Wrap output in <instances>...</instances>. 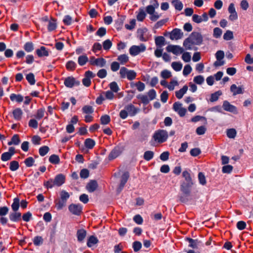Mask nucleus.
Here are the masks:
<instances>
[{"label":"nucleus","instance_id":"c9c22d12","mask_svg":"<svg viewBox=\"0 0 253 253\" xmlns=\"http://www.w3.org/2000/svg\"><path fill=\"white\" fill-rule=\"evenodd\" d=\"M171 67L175 71H180L182 68V64L179 62H173Z\"/></svg>","mask_w":253,"mask_h":253},{"label":"nucleus","instance_id":"680f3d73","mask_svg":"<svg viewBox=\"0 0 253 253\" xmlns=\"http://www.w3.org/2000/svg\"><path fill=\"white\" fill-rule=\"evenodd\" d=\"M128 70L125 67H123L120 69V75L122 78H125L127 74Z\"/></svg>","mask_w":253,"mask_h":253},{"label":"nucleus","instance_id":"3c124183","mask_svg":"<svg viewBox=\"0 0 253 253\" xmlns=\"http://www.w3.org/2000/svg\"><path fill=\"white\" fill-rule=\"evenodd\" d=\"M146 32V29H142L138 32L140 33L139 38L141 41H146L148 40V38L144 36V33Z\"/></svg>","mask_w":253,"mask_h":253},{"label":"nucleus","instance_id":"de8ad7c7","mask_svg":"<svg viewBox=\"0 0 253 253\" xmlns=\"http://www.w3.org/2000/svg\"><path fill=\"white\" fill-rule=\"evenodd\" d=\"M19 167L18 162L16 161H13L10 162L9 168L12 171H15L17 170Z\"/></svg>","mask_w":253,"mask_h":253},{"label":"nucleus","instance_id":"6ab92c4d","mask_svg":"<svg viewBox=\"0 0 253 253\" xmlns=\"http://www.w3.org/2000/svg\"><path fill=\"white\" fill-rule=\"evenodd\" d=\"M230 90L233 95L243 93V88L242 86H237L235 84H232L230 87Z\"/></svg>","mask_w":253,"mask_h":253},{"label":"nucleus","instance_id":"b1692460","mask_svg":"<svg viewBox=\"0 0 253 253\" xmlns=\"http://www.w3.org/2000/svg\"><path fill=\"white\" fill-rule=\"evenodd\" d=\"M187 90L188 86L186 85L183 86L181 89L175 92L176 97L179 99L182 98L183 95L186 93Z\"/></svg>","mask_w":253,"mask_h":253},{"label":"nucleus","instance_id":"0e129e2a","mask_svg":"<svg viewBox=\"0 0 253 253\" xmlns=\"http://www.w3.org/2000/svg\"><path fill=\"white\" fill-rule=\"evenodd\" d=\"M178 85V83L177 81L172 80L169 83V84L167 85V87L169 90H173L174 89V87L175 86H177Z\"/></svg>","mask_w":253,"mask_h":253},{"label":"nucleus","instance_id":"ddd939ff","mask_svg":"<svg viewBox=\"0 0 253 253\" xmlns=\"http://www.w3.org/2000/svg\"><path fill=\"white\" fill-rule=\"evenodd\" d=\"M223 108L225 111L232 112L233 113H237V108L235 106L231 105L227 101H224L223 103Z\"/></svg>","mask_w":253,"mask_h":253},{"label":"nucleus","instance_id":"9b49d317","mask_svg":"<svg viewBox=\"0 0 253 253\" xmlns=\"http://www.w3.org/2000/svg\"><path fill=\"white\" fill-rule=\"evenodd\" d=\"M183 33L179 29H173L170 34V39L172 40H177L183 37Z\"/></svg>","mask_w":253,"mask_h":253},{"label":"nucleus","instance_id":"a18cd8bd","mask_svg":"<svg viewBox=\"0 0 253 253\" xmlns=\"http://www.w3.org/2000/svg\"><path fill=\"white\" fill-rule=\"evenodd\" d=\"M103 94H104L106 99L112 100L115 97L114 94L111 90L103 91Z\"/></svg>","mask_w":253,"mask_h":253},{"label":"nucleus","instance_id":"7ed1b4c3","mask_svg":"<svg viewBox=\"0 0 253 253\" xmlns=\"http://www.w3.org/2000/svg\"><path fill=\"white\" fill-rule=\"evenodd\" d=\"M65 176L63 174H59L56 175L54 179H50L45 182L44 185L47 188H51L55 186H60L65 182Z\"/></svg>","mask_w":253,"mask_h":253},{"label":"nucleus","instance_id":"5fc2aeb1","mask_svg":"<svg viewBox=\"0 0 253 253\" xmlns=\"http://www.w3.org/2000/svg\"><path fill=\"white\" fill-rule=\"evenodd\" d=\"M60 198L61 199L66 202L67 199L70 197V194L66 191L62 190L60 192Z\"/></svg>","mask_w":253,"mask_h":253},{"label":"nucleus","instance_id":"20e7f679","mask_svg":"<svg viewBox=\"0 0 253 253\" xmlns=\"http://www.w3.org/2000/svg\"><path fill=\"white\" fill-rule=\"evenodd\" d=\"M168 137V132L165 130H159L156 131L153 135L154 140L160 143L165 142Z\"/></svg>","mask_w":253,"mask_h":253},{"label":"nucleus","instance_id":"4be33fe9","mask_svg":"<svg viewBox=\"0 0 253 253\" xmlns=\"http://www.w3.org/2000/svg\"><path fill=\"white\" fill-rule=\"evenodd\" d=\"M121 154V151L120 148L118 147H115L112 151L110 152L108 158L110 160H113L117 158L119 155Z\"/></svg>","mask_w":253,"mask_h":253},{"label":"nucleus","instance_id":"69168bd1","mask_svg":"<svg viewBox=\"0 0 253 253\" xmlns=\"http://www.w3.org/2000/svg\"><path fill=\"white\" fill-rule=\"evenodd\" d=\"M112 43L110 40H106L103 42V47L105 50H109L112 46Z\"/></svg>","mask_w":253,"mask_h":253},{"label":"nucleus","instance_id":"473e14b6","mask_svg":"<svg viewBox=\"0 0 253 253\" xmlns=\"http://www.w3.org/2000/svg\"><path fill=\"white\" fill-rule=\"evenodd\" d=\"M155 42L157 46L161 47L165 44V38L162 36L157 37L155 38Z\"/></svg>","mask_w":253,"mask_h":253},{"label":"nucleus","instance_id":"f8f14e48","mask_svg":"<svg viewBox=\"0 0 253 253\" xmlns=\"http://www.w3.org/2000/svg\"><path fill=\"white\" fill-rule=\"evenodd\" d=\"M228 10L229 12L230 13V15L229 16V19L231 21H234L237 19L238 15L236 11L234 4L233 3L229 4Z\"/></svg>","mask_w":253,"mask_h":253},{"label":"nucleus","instance_id":"6e6d98bb","mask_svg":"<svg viewBox=\"0 0 253 253\" xmlns=\"http://www.w3.org/2000/svg\"><path fill=\"white\" fill-rule=\"evenodd\" d=\"M55 204L57 209L58 210H61L66 205V202L60 199L59 200H56Z\"/></svg>","mask_w":253,"mask_h":253},{"label":"nucleus","instance_id":"5701e85b","mask_svg":"<svg viewBox=\"0 0 253 253\" xmlns=\"http://www.w3.org/2000/svg\"><path fill=\"white\" fill-rule=\"evenodd\" d=\"M9 217L11 221L16 222L21 219V214L17 211H13L9 214Z\"/></svg>","mask_w":253,"mask_h":253},{"label":"nucleus","instance_id":"49530a36","mask_svg":"<svg viewBox=\"0 0 253 253\" xmlns=\"http://www.w3.org/2000/svg\"><path fill=\"white\" fill-rule=\"evenodd\" d=\"M49 148L47 146H44L39 149V153L41 156H45L49 151Z\"/></svg>","mask_w":253,"mask_h":253},{"label":"nucleus","instance_id":"393cba45","mask_svg":"<svg viewBox=\"0 0 253 253\" xmlns=\"http://www.w3.org/2000/svg\"><path fill=\"white\" fill-rule=\"evenodd\" d=\"M98 242V239L94 236H90L87 239V246L91 248Z\"/></svg>","mask_w":253,"mask_h":253},{"label":"nucleus","instance_id":"423d86ee","mask_svg":"<svg viewBox=\"0 0 253 253\" xmlns=\"http://www.w3.org/2000/svg\"><path fill=\"white\" fill-rule=\"evenodd\" d=\"M89 62L90 65L96 66L99 67H104L106 63V60L103 58H95L94 56L90 57Z\"/></svg>","mask_w":253,"mask_h":253},{"label":"nucleus","instance_id":"aec40b11","mask_svg":"<svg viewBox=\"0 0 253 253\" xmlns=\"http://www.w3.org/2000/svg\"><path fill=\"white\" fill-rule=\"evenodd\" d=\"M86 236V232L84 229H79L77 232L78 241L82 242Z\"/></svg>","mask_w":253,"mask_h":253},{"label":"nucleus","instance_id":"79ce46f5","mask_svg":"<svg viewBox=\"0 0 253 253\" xmlns=\"http://www.w3.org/2000/svg\"><path fill=\"white\" fill-rule=\"evenodd\" d=\"M222 94V92L220 91H217L211 95L210 101L211 102H214L218 100L219 96Z\"/></svg>","mask_w":253,"mask_h":253},{"label":"nucleus","instance_id":"412c9836","mask_svg":"<svg viewBox=\"0 0 253 253\" xmlns=\"http://www.w3.org/2000/svg\"><path fill=\"white\" fill-rule=\"evenodd\" d=\"M37 54L39 57H43L48 56V51L44 46H41L40 48L37 49L36 51Z\"/></svg>","mask_w":253,"mask_h":253},{"label":"nucleus","instance_id":"13d9d810","mask_svg":"<svg viewBox=\"0 0 253 253\" xmlns=\"http://www.w3.org/2000/svg\"><path fill=\"white\" fill-rule=\"evenodd\" d=\"M198 179L200 184L204 185L206 184V180L205 175L202 172H199L198 174Z\"/></svg>","mask_w":253,"mask_h":253},{"label":"nucleus","instance_id":"f03ea898","mask_svg":"<svg viewBox=\"0 0 253 253\" xmlns=\"http://www.w3.org/2000/svg\"><path fill=\"white\" fill-rule=\"evenodd\" d=\"M203 41V37L201 34L193 32L183 42V46L186 49H191L194 45H199Z\"/></svg>","mask_w":253,"mask_h":253},{"label":"nucleus","instance_id":"338daca9","mask_svg":"<svg viewBox=\"0 0 253 253\" xmlns=\"http://www.w3.org/2000/svg\"><path fill=\"white\" fill-rule=\"evenodd\" d=\"M136 73L134 71L129 70L126 77L129 80H132L136 78Z\"/></svg>","mask_w":253,"mask_h":253},{"label":"nucleus","instance_id":"f3484780","mask_svg":"<svg viewBox=\"0 0 253 253\" xmlns=\"http://www.w3.org/2000/svg\"><path fill=\"white\" fill-rule=\"evenodd\" d=\"M129 175L128 172H125L121 176V183L119 186V191H121L123 187H124L125 184L126 183Z\"/></svg>","mask_w":253,"mask_h":253},{"label":"nucleus","instance_id":"72a5a7b5","mask_svg":"<svg viewBox=\"0 0 253 253\" xmlns=\"http://www.w3.org/2000/svg\"><path fill=\"white\" fill-rule=\"evenodd\" d=\"M172 4L176 10L180 11L183 8V4L179 0H172Z\"/></svg>","mask_w":253,"mask_h":253},{"label":"nucleus","instance_id":"bb28decb","mask_svg":"<svg viewBox=\"0 0 253 253\" xmlns=\"http://www.w3.org/2000/svg\"><path fill=\"white\" fill-rule=\"evenodd\" d=\"M10 99L12 101L21 103L23 101V97L20 94L12 93L10 95Z\"/></svg>","mask_w":253,"mask_h":253},{"label":"nucleus","instance_id":"7c9ffc66","mask_svg":"<svg viewBox=\"0 0 253 253\" xmlns=\"http://www.w3.org/2000/svg\"><path fill=\"white\" fill-rule=\"evenodd\" d=\"M95 144V141L93 139L90 138H87L84 141L85 146L89 149H92L94 146Z\"/></svg>","mask_w":253,"mask_h":253},{"label":"nucleus","instance_id":"bf43d9fd","mask_svg":"<svg viewBox=\"0 0 253 253\" xmlns=\"http://www.w3.org/2000/svg\"><path fill=\"white\" fill-rule=\"evenodd\" d=\"M132 247L134 252L139 251L142 247L141 243L139 241H135L133 242Z\"/></svg>","mask_w":253,"mask_h":253},{"label":"nucleus","instance_id":"2eb2a0df","mask_svg":"<svg viewBox=\"0 0 253 253\" xmlns=\"http://www.w3.org/2000/svg\"><path fill=\"white\" fill-rule=\"evenodd\" d=\"M186 240L189 243V247L193 249H198L199 247L201 244V242L198 240H194L193 239L188 238L186 239Z\"/></svg>","mask_w":253,"mask_h":253},{"label":"nucleus","instance_id":"4468645a","mask_svg":"<svg viewBox=\"0 0 253 253\" xmlns=\"http://www.w3.org/2000/svg\"><path fill=\"white\" fill-rule=\"evenodd\" d=\"M152 4L148 5L146 8V12L150 15L155 12V10L159 6V3L154 0L152 2Z\"/></svg>","mask_w":253,"mask_h":253},{"label":"nucleus","instance_id":"09e8293b","mask_svg":"<svg viewBox=\"0 0 253 253\" xmlns=\"http://www.w3.org/2000/svg\"><path fill=\"white\" fill-rule=\"evenodd\" d=\"M193 81L197 84H201L204 82V78L201 75H199L195 77Z\"/></svg>","mask_w":253,"mask_h":253},{"label":"nucleus","instance_id":"c03bdc74","mask_svg":"<svg viewBox=\"0 0 253 253\" xmlns=\"http://www.w3.org/2000/svg\"><path fill=\"white\" fill-rule=\"evenodd\" d=\"M154 157V153L151 151H147L144 154V159L146 161H150Z\"/></svg>","mask_w":253,"mask_h":253},{"label":"nucleus","instance_id":"603ef678","mask_svg":"<svg viewBox=\"0 0 253 253\" xmlns=\"http://www.w3.org/2000/svg\"><path fill=\"white\" fill-rule=\"evenodd\" d=\"M192 67L189 64L186 65L183 70V74L184 76L188 75L192 71Z\"/></svg>","mask_w":253,"mask_h":253},{"label":"nucleus","instance_id":"58836bf2","mask_svg":"<svg viewBox=\"0 0 253 253\" xmlns=\"http://www.w3.org/2000/svg\"><path fill=\"white\" fill-rule=\"evenodd\" d=\"M83 112L86 114H90L93 112V109L92 106L85 105L82 108Z\"/></svg>","mask_w":253,"mask_h":253},{"label":"nucleus","instance_id":"e2e57ef3","mask_svg":"<svg viewBox=\"0 0 253 253\" xmlns=\"http://www.w3.org/2000/svg\"><path fill=\"white\" fill-rule=\"evenodd\" d=\"M109 86L111 90L114 92H117L119 90V87L115 82L111 83Z\"/></svg>","mask_w":253,"mask_h":253},{"label":"nucleus","instance_id":"cd10ccee","mask_svg":"<svg viewBox=\"0 0 253 253\" xmlns=\"http://www.w3.org/2000/svg\"><path fill=\"white\" fill-rule=\"evenodd\" d=\"M88 61V58L85 54L82 55L78 57V62L81 66L84 65Z\"/></svg>","mask_w":253,"mask_h":253},{"label":"nucleus","instance_id":"a211bd4d","mask_svg":"<svg viewBox=\"0 0 253 253\" xmlns=\"http://www.w3.org/2000/svg\"><path fill=\"white\" fill-rule=\"evenodd\" d=\"M125 108L130 116H134L138 112V109L131 104L126 106Z\"/></svg>","mask_w":253,"mask_h":253},{"label":"nucleus","instance_id":"8fccbe9b","mask_svg":"<svg viewBox=\"0 0 253 253\" xmlns=\"http://www.w3.org/2000/svg\"><path fill=\"white\" fill-rule=\"evenodd\" d=\"M43 240L41 236H36L34 238L33 242L36 246H40L42 244Z\"/></svg>","mask_w":253,"mask_h":253},{"label":"nucleus","instance_id":"a878e982","mask_svg":"<svg viewBox=\"0 0 253 253\" xmlns=\"http://www.w3.org/2000/svg\"><path fill=\"white\" fill-rule=\"evenodd\" d=\"M22 114V111L20 108H16L12 111L13 118L17 121H19L21 119Z\"/></svg>","mask_w":253,"mask_h":253},{"label":"nucleus","instance_id":"2f4dec72","mask_svg":"<svg viewBox=\"0 0 253 253\" xmlns=\"http://www.w3.org/2000/svg\"><path fill=\"white\" fill-rule=\"evenodd\" d=\"M129 58L126 54H122L118 57L117 60L121 64L124 65L128 61Z\"/></svg>","mask_w":253,"mask_h":253},{"label":"nucleus","instance_id":"e433bc0d","mask_svg":"<svg viewBox=\"0 0 253 253\" xmlns=\"http://www.w3.org/2000/svg\"><path fill=\"white\" fill-rule=\"evenodd\" d=\"M11 208L13 211H17L19 208V199L15 198L13 200V202L11 205Z\"/></svg>","mask_w":253,"mask_h":253},{"label":"nucleus","instance_id":"864d4df0","mask_svg":"<svg viewBox=\"0 0 253 253\" xmlns=\"http://www.w3.org/2000/svg\"><path fill=\"white\" fill-rule=\"evenodd\" d=\"M100 122L102 125H107L110 122V118L107 115L102 116L100 118Z\"/></svg>","mask_w":253,"mask_h":253},{"label":"nucleus","instance_id":"9d476101","mask_svg":"<svg viewBox=\"0 0 253 253\" xmlns=\"http://www.w3.org/2000/svg\"><path fill=\"white\" fill-rule=\"evenodd\" d=\"M69 211L73 214L79 215L82 211V207L79 204H72L69 206Z\"/></svg>","mask_w":253,"mask_h":253},{"label":"nucleus","instance_id":"c85d7f7f","mask_svg":"<svg viewBox=\"0 0 253 253\" xmlns=\"http://www.w3.org/2000/svg\"><path fill=\"white\" fill-rule=\"evenodd\" d=\"M47 29L48 31L55 30L57 27V23L55 20L51 19L48 21Z\"/></svg>","mask_w":253,"mask_h":253},{"label":"nucleus","instance_id":"39448f33","mask_svg":"<svg viewBox=\"0 0 253 253\" xmlns=\"http://www.w3.org/2000/svg\"><path fill=\"white\" fill-rule=\"evenodd\" d=\"M146 49V46L141 43L139 45H133L129 49V53L132 56H135L141 52H144Z\"/></svg>","mask_w":253,"mask_h":253},{"label":"nucleus","instance_id":"c756f323","mask_svg":"<svg viewBox=\"0 0 253 253\" xmlns=\"http://www.w3.org/2000/svg\"><path fill=\"white\" fill-rule=\"evenodd\" d=\"M20 142V140L19 137V135L18 134H14L12 138L10 141L8 142V145H18Z\"/></svg>","mask_w":253,"mask_h":253},{"label":"nucleus","instance_id":"ea45409f","mask_svg":"<svg viewBox=\"0 0 253 253\" xmlns=\"http://www.w3.org/2000/svg\"><path fill=\"white\" fill-rule=\"evenodd\" d=\"M234 38L233 33L230 30H227L223 35V39L226 41H229Z\"/></svg>","mask_w":253,"mask_h":253},{"label":"nucleus","instance_id":"4c0bfd02","mask_svg":"<svg viewBox=\"0 0 253 253\" xmlns=\"http://www.w3.org/2000/svg\"><path fill=\"white\" fill-rule=\"evenodd\" d=\"M77 67L76 63L73 61H69L66 64V68L70 71L74 70Z\"/></svg>","mask_w":253,"mask_h":253},{"label":"nucleus","instance_id":"37998d69","mask_svg":"<svg viewBox=\"0 0 253 253\" xmlns=\"http://www.w3.org/2000/svg\"><path fill=\"white\" fill-rule=\"evenodd\" d=\"M59 158L56 155H52L49 158V161L54 164H57L59 163Z\"/></svg>","mask_w":253,"mask_h":253},{"label":"nucleus","instance_id":"f704fd0d","mask_svg":"<svg viewBox=\"0 0 253 253\" xmlns=\"http://www.w3.org/2000/svg\"><path fill=\"white\" fill-rule=\"evenodd\" d=\"M226 134L229 138H234L237 134V132L234 128L228 129L226 131Z\"/></svg>","mask_w":253,"mask_h":253},{"label":"nucleus","instance_id":"a19ab883","mask_svg":"<svg viewBox=\"0 0 253 253\" xmlns=\"http://www.w3.org/2000/svg\"><path fill=\"white\" fill-rule=\"evenodd\" d=\"M222 33L221 29L218 27L213 29V36L216 39L219 38Z\"/></svg>","mask_w":253,"mask_h":253},{"label":"nucleus","instance_id":"6e6552de","mask_svg":"<svg viewBox=\"0 0 253 253\" xmlns=\"http://www.w3.org/2000/svg\"><path fill=\"white\" fill-rule=\"evenodd\" d=\"M64 84L66 87L72 88L74 86H78L80 82L73 77H68L65 79Z\"/></svg>","mask_w":253,"mask_h":253},{"label":"nucleus","instance_id":"dca6fc26","mask_svg":"<svg viewBox=\"0 0 253 253\" xmlns=\"http://www.w3.org/2000/svg\"><path fill=\"white\" fill-rule=\"evenodd\" d=\"M98 187V184L95 180L90 181L86 185V188L89 192L95 191Z\"/></svg>","mask_w":253,"mask_h":253},{"label":"nucleus","instance_id":"774afa93","mask_svg":"<svg viewBox=\"0 0 253 253\" xmlns=\"http://www.w3.org/2000/svg\"><path fill=\"white\" fill-rule=\"evenodd\" d=\"M156 91L152 89L150 90L148 92V97L150 100H152L156 98Z\"/></svg>","mask_w":253,"mask_h":253},{"label":"nucleus","instance_id":"1a4fd4ad","mask_svg":"<svg viewBox=\"0 0 253 253\" xmlns=\"http://www.w3.org/2000/svg\"><path fill=\"white\" fill-rule=\"evenodd\" d=\"M173 109L176 112L180 117L185 116L186 109L182 107V104L179 102H175L173 105Z\"/></svg>","mask_w":253,"mask_h":253},{"label":"nucleus","instance_id":"0eeeda50","mask_svg":"<svg viewBox=\"0 0 253 253\" xmlns=\"http://www.w3.org/2000/svg\"><path fill=\"white\" fill-rule=\"evenodd\" d=\"M168 52H172L173 54L178 55L184 52V49L179 45H169L166 48Z\"/></svg>","mask_w":253,"mask_h":253},{"label":"nucleus","instance_id":"f257e3e1","mask_svg":"<svg viewBox=\"0 0 253 253\" xmlns=\"http://www.w3.org/2000/svg\"><path fill=\"white\" fill-rule=\"evenodd\" d=\"M184 181L180 185V190L186 195H189L191 192L190 188L193 184L192 177L189 171L184 170L182 174Z\"/></svg>","mask_w":253,"mask_h":253},{"label":"nucleus","instance_id":"4d7b16f0","mask_svg":"<svg viewBox=\"0 0 253 253\" xmlns=\"http://www.w3.org/2000/svg\"><path fill=\"white\" fill-rule=\"evenodd\" d=\"M183 54L182 55V60L185 62H189L190 61L191 59V56L190 53L188 52L182 53Z\"/></svg>","mask_w":253,"mask_h":253},{"label":"nucleus","instance_id":"052dcab7","mask_svg":"<svg viewBox=\"0 0 253 253\" xmlns=\"http://www.w3.org/2000/svg\"><path fill=\"white\" fill-rule=\"evenodd\" d=\"M161 76L163 78L166 79L171 76V73L170 71L167 70H164L161 72Z\"/></svg>","mask_w":253,"mask_h":253}]
</instances>
